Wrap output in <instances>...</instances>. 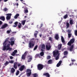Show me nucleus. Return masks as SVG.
I'll return each instance as SVG.
<instances>
[{
  "mask_svg": "<svg viewBox=\"0 0 77 77\" xmlns=\"http://www.w3.org/2000/svg\"><path fill=\"white\" fill-rule=\"evenodd\" d=\"M35 38H33L31 39L30 41L29 44V47L30 48H32L34 47L35 44Z\"/></svg>",
  "mask_w": 77,
  "mask_h": 77,
  "instance_id": "f257e3e1",
  "label": "nucleus"
},
{
  "mask_svg": "<svg viewBox=\"0 0 77 77\" xmlns=\"http://www.w3.org/2000/svg\"><path fill=\"white\" fill-rule=\"evenodd\" d=\"M44 67H45V65H44L41 64H38L37 65V69L40 71Z\"/></svg>",
  "mask_w": 77,
  "mask_h": 77,
  "instance_id": "f03ea898",
  "label": "nucleus"
},
{
  "mask_svg": "<svg viewBox=\"0 0 77 77\" xmlns=\"http://www.w3.org/2000/svg\"><path fill=\"white\" fill-rule=\"evenodd\" d=\"M26 72H28L26 73L27 77H30L32 74V70L29 69H27L26 71Z\"/></svg>",
  "mask_w": 77,
  "mask_h": 77,
  "instance_id": "7ed1b4c3",
  "label": "nucleus"
},
{
  "mask_svg": "<svg viewBox=\"0 0 77 77\" xmlns=\"http://www.w3.org/2000/svg\"><path fill=\"white\" fill-rule=\"evenodd\" d=\"M74 41H75L74 39L72 38L71 39L69 42L68 43L67 45H69V46H71V44H73V43L74 42Z\"/></svg>",
  "mask_w": 77,
  "mask_h": 77,
  "instance_id": "20e7f679",
  "label": "nucleus"
},
{
  "mask_svg": "<svg viewBox=\"0 0 77 77\" xmlns=\"http://www.w3.org/2000/svg\"><path fill=\"white\" fill-rule=\"evenodd\" d=\"M59 51H53V54L54 57H56V56H57L59 54H60V53H59Z\"/></svg>",
  "mask_w": 77,
  "mask_h": 77,
  "instance_id": "39448f33",
  "label": "nucleus"
},
{
  "mask_svg": "<svg viewBox=\"0 0 77 77\" xmlns=\"http://www.w3.org/2000/svg\"><path fill=\"white\" fill-rule=\"evenodd\" d=\"M7 16L6 17V18L7 20H9L10 19H11V16L12 15V14H7Z\"/></svg>",
  "mask_w": 77,
  "mask_h": 77,
  "instance_id": "423d86ee",
  "label": "nucleus"
},
{
  "mask_svg": "<svg viewBox=\"0 0 77 77\" xmlns=\"http://www.w3.org/2000/svg\"><path fill=\"white\" fill-rule=\"evenodd\" d=\"M28 53V52L26 51L25 52L24 54H23L22 57V59H23V60H24L25 59H26V54H27V53Z\"/></svg>",
  "mask_w": 77,
  "mask_h": 77,
  "instance_id": "0eeeda50",
  "label": "nucleus"
},
{
  "mask_svg": "<svg viewBox=\"0 0 77 77\" xmlns=\"http://www.w3.org/2000/svg\"><path fill=\"white\" fill-rule=\"evenodd\" d=\"M45 45L43 44L41 45V51H44V50H45Z\"/></svg>",
  "mask_w": 77,
  "mask_h": 77,
  "instance_id": "6e6552de",
  "label": "nucleus"
},
{
  "mask_svg": "<svg viewBox=\"0 0 77 77\" xmlns=\"http://www.w3.org/2000/svg\"><path fill=\"white\" fill-rule=\"evenodd\" d=\"M10 44H8L7 45V48L6 49V50H9V51H12V48H10Z\"/></svg>",
  "mask_w": 77,
  "mask_h": 77,
  "instance_id": "1a4fd4ad",
  "label": "nucleus"
},
{
  "mask_svg": "<svg viewBox=\"0 0 77 77\" xmlns=\"http://www.w3.org/2000/svg\"><path fill=\"white\" fill-rule=\"evenodd\" d=\"M25 68V66L24 65H22L20 68V71H23Z\"/></svg>",
  "mask_w": 77,
  "mask_h": 77,
  "instance_id": "9d476101",
  "label": "nucleus"
},
{
  "mask_svg": "<svg viewBox=\"0 0 77 77\" xmlns=\"http://www.w3.org/2000/svg\"><path fill=\"white\" fill-rule=\"evenodd\" d=\"M46 49L47 50H50V49H51V45H46Z\"/></svg>",
  "mask_w": 77,
  "mask_h": 77,
  "instance_id": "9b49d317",
  "label": "nucleus"
},
{
  "mask_svg": "<svg viewBox=\"0 0 77 77\" xmlns=\"http://www.w3.org/2000/svg\"><path fill=\"white\" fill-rule=\"evenodd\" d=\"M43 75L45 76H46V77H50V75L48 72H45L43 74Z\"/></svg>",
  "mask_w": 77,
  "mask_h": 77,
  "instance_id": "f8f14e48",
  "label": "nucleus"
},
{
  "mask_svg": "<svg viewBox=\"0 0 77 77\" xmlns=\"http://www.w3.org/2000/svg\"><path fill=\"white\" fill-rule=\"evenodd\" d=\"M8 24L5 23L4 25L2 26L1 27V29H5L6 27H8Z\"/></svg>",
  "mask_w": 77,
  "mask_h": 77,
  "instance_id": "ddd939ff",
  "label": "nucleus"
},
{
  "mask_svg": "<svg viewBox=\"0 0 77 77\" xmlns=\"http://www.w3.org/2000/svg\"><path fill=\"white\" fill-rule=\"evenodd\" d=\"M17 53V50H14V51L11 54L12 56H14Z\"/></svg>",
  "mask_w": 77,
  "mask_h": 77,
  "instance_id": "4468645a",
  "label": "nucleus"
},
{
  "mask_svg": "<svg viewBox=\"0 0 77 77\" xmlns=\"http://www.w3.org/2000/svg\"><path fill=\"white\" fill-rule=\"evenodd\" d=\"M15 71V69L14 68H12L11 69V73H12V74H14Z\"/></svg>",
  "mask_w": 77,
  "mask_h": 77,
  "instance_id": "2eb2a0df",
  "label": "nucleus"
},
{
  "mask_svg": "<svg viewBox=\"0 0 77 77\" xmlns=\"http://www.w3.org/2000/svg\"><path fill=\"white\" fill-rule=\"evenodd\" d=\"M61 40L62 42L63 43V44H65V39H64V38L62 36H61Z\"/></svg>",
  "mask_w": 77,
  "mask_h": 77,
  "instance_id": "dca6fc26",
  "label": "nucleus"
},
{
  "mask_svg": "<svg viewBox=\"0 0 77 77\" xmlns=\"http://www.w3.org/2000/svg\"><path fill=\"white\" fill-rule=\"evenodd\" d=\"M17 62H15L14 63L13 66L15 69H17Z\"/></svg>",
  "mask_w": 77,
  "mask_h": 77,
  "instance_id": "f3484780",
  "label": "nucleus"
},
{
  "mask_svg": "<svg viewBox=\"0 0 77 77\" xmlns=\"http://www.w3.org/2000/svg\"><path fill=\"white\" fill-rule=\"evenodd\" d=\"M62 61H60L58 63L57 65V67H59L60 66V65L62 64Z\"/></svg>",
  "mask_w": 77,
  "mask_h": 77,
  "instance_id": "a211bd4d",
  "label": "nucleus"
},
{
  "mask_svg": "<svg viewBox=\"0 0 77 77\" xmlns=\"http://www.w3.org/2000/svg\"><path fill=\"white\" fill-rule=\"evenodd\" d=\"M9 42V43H10V44L11 46H12V45H14V44L15 43V41H11V42L9 41H8Z\"/></svg>",
  "mask_w": 77,
  "mask_h": 77,
  "instance_id": "6ab92c4d",
  "label": "nucleus"
},
{
  "mask_svg": "<svg viewBox=\"0 0 77 77\" xmlns=\"http://www.w3.org/2000/svg\"><path fill=\"white\" fill-rule=\"evenodd\" d=\"M52 63H53V60H50L48 62V64H52Z\"/></svg>",
  "mask_w": 77,
  "mask_h": 77,
  "instance_id": "aec40b11",
  "label": "nucleus"
},
{
  "mask_svg": "<svg viewBox=\"0 0 77 77\" xmlns=\"http://www.w3.org/2000/svg\"><path fill=\"white\" fill-rule=\"evenodd\" d=\"M9 41V40H8V39H7L5 40V42L3 43V45L4 46H6V42H8Z\"/></svg>",
  "mask_w": 77,
  "mask_h": 77,
  "instance_id": "412c9836",
  "label": "nucleus"
},
{
  "mask_svg": "<svg viewBox=\"0 0 77 77\" xmlns=\"http://www.w3.org/2000/svg\"><path fill=\"white\" fill-rule=\"evenodd\" d=\"M35 32L36 33H34V36L35 38H36V37H37V35H38V31H35Z\"/></svg>",
  "mask_w": 77,
  "mask_h": 77,
  "instance_id": "4be33fe9",
  "label": "nucleus"
},
{
  "mask_svg": "<svg viewBox=\"0 0 77 77\" xmlns=\"http://www.w3.org/2000/svg\"><path fill=\"white\" fill-rule=\"evenodd\" d=\"M59 35L56 34L55 36V38L56 40H58L59 39Z\"/></svg>",
  "mask_w": 77,
  "mask_h": 77,
  "instance_id": "5701e85b",
  "label": "nucleus"
},
{
  "mask_svg": "<svg viewBox=\"0 0 77 77\" xmlns=\"http://www.w3.org/2000/svg\"><path fill=\"white\" fill-rule=\"evenodd\" d=\"M24 9H25L24 10L25 13H28V10H27V7L24 8Z\"/></svg>",
  "mask_w": 77,
  "mask_h": 77,
  "instance_id": "b1692460",
  "label": "nucleus"
},
{
  "mask_svg": "<svg viewBox=\"0 0 77 77\" xmlns=\"http://www.w3.org/2000/svg\"><path fill=\"white\" fill-rule=\"evenodd\" d=\"M0 20H2V21H5V18L4 16H1L0 17Z\"/></svg>",
  "mask_w": 77,
  "mask_h": 77,
  "instance_id": "393cba45",
  "label": "nucleus"
},
{
  "mask_svg": "<svg viewBox=\"0 0 77 77\" xmlns=\"http://www.w3.org/2000/svg\"><path fill=\"white\" fill-rule=\"evenodd\" d=\"M18 22H16L14 23V24L15 25H13V27H16L17 26V25L18 24Z\"/></svg>",
  "mask_w": 77,
  "mask_h": 77,
  "instance_id": "a878e982",
  "label": "nucleus"
},
{
  "mask_svg": "<svg viewBox=\"0 0 77 77\" xmlns=\"http://www.w3.org/2000/svg\"><path fill=\"white\" fill-rule=\"evenodd\" d=\"M19 16H20V14H16L14 17V19H17Z\"/></svg>",
  "mask_w": 77,
  "mask_h": 77,
  "instance_id": "bb28decb",
  "label": "nucleus"
},
{
  "mask_svg": "<svg viewBox=\"0 0 77 77\" xmlns=\"http://www.w3.org/2000/svg\"><path fill=\"white\" fill-rule=\"evenodd\" d=\"M73 48H74V46L73 45H72V46L70 48L69 50L71 51H72Z\"/></svg>",
  "mask_w": 77,
  "mask_h": 77,
  "instance_id": "cd10ccee",
  "label": "nucleus"
},
{
  "mask_svg": "<svg viewBox=\"0 0 77 77\" xmlns=\"http://www.w3.org/2000/svg\"><path fill=\"white\" fill-rule=\"evenodd\" d=\"M68 54V51H64V56H66V55H67Z\"/></svg>",
  "mask_w": 77,
  "mask_h": 77,
  "instance_id": "c85d7f7f",
  "label": "nucleus"
},
{
  "mask_svg": "<svg viewBox=\"0 0 77 77\" xmlns=\"http://www.w3.org/2000/svg\"><path fill=\"white\" fill-rule=\"evenodd\" d=\"M61 48H62V44L59 45L58 46V48L59 50H60L61 49Z\"/></svg>",
  "mask_w": 77,
  "mask_h": 77,
  "instance_id": "c756f323",
  "label": "nucleus"
},
{
  "mask_svg": "<svg viewBox=\"0 0 77 77\" xmlns=\"http://www.w3.org/2000/svg\"><path fill=\"white\" fill-rule=\"evenodd\" d=\"M26 20H23L22 21V25H23V26H24V24H25V23H26Z\"/></svg>",
  "mask_w": 77,
  "mask_h": 77,
  "instance_id": "7c9ffc66",
  "label": "nucleus"
},
{
  "mask_svg": "<svg viewBox=\"0 0 77 77\" xmlns=\"http://www.w3.org/2000/svg\"><path fill=\"white\" fill-rule=\"evenodd\" d=\"M40 55L41 56H43L44 55V52L42 51L40 53Z\"/></svg>",
  "mask_w": 77,
  "mask_h": 77,
  "instance_id": "2f4dec72",
  "label": "nucleus"
},
{
  "mask_svg": "<svg viewBox=\"0 0 77 77\" xmlns=\"http://www.w3.org/2000/svg\"><path fill=\"white\" fill-rule=\"evenodd\" d=\"M32 59V57H30L28 59V60H27L28 62H30L31 61Z\"/></svg>",
  "mask_w": 77,
  "mask_h": 77,
  "instance_id": "473e14b6",
  "label": "nucleus"
},
{
  "mask_svg": "<svg viewBox=\"0 0 77 77\" xmlns=\"http://www.w3.org/2000/svg\"><path fill=\"white\" fill-rule=\"evenodd\" d=\"M71 36H72V34L70 33L68 34V37L69 38H70L71 37Z\"/></svg>",
  "mask_w": 77,
  "mask_h": 77,
  "instance_id": "72a5a7b5",
  "label": "nucleus"
},
{
  "mask_svg": "<svg viewBox=\"0 0 77 77\" xmlns=\"http://www.w3.org/2000/svg\"><path fill=\"white\" fill-rule=\"evenodd\" d=\"M9 63V62L6 61L5 63V66H7V65H8Z\"/></svg>",
  "mask_w": 77,
  "mask_h": 77,
  "instance_id": "f704fd0d",
  "label": "nucleus"
},
{
  "mask_svg": "<svg viewBox=\"0 0 77 77\" xmlns=\"http://www.w3.org/2000/svg\"><path fill=\"white\" fill-rule=\"evenodd\" d=\"M69 23L71 25L73 24V20H70L69 21Z\"/></svg>",
  "mask_w": 77,
  "mask_h": 77,
  "instance_id": "c9c22d12",
  "label": "nucleus"
},
{
  "mask_svg": "<svg viewBox=\"0 0 77 77\" xmlns=\"http://www.w3.org/2000/svg\"><path fill=\"white\" fill-rule=\"evenodd\" d=\"M59 55H60V54H59L57 56V57H56L55 58V59L56 60H58L59 59Z\"/></svg>",
  "mask_w": 77,
  "mask_h": 77,
  "instance_id": "e433bc0d",
  "label": "nucleus"
},
{
  "mask_svg": "<svg viewBox=\"0 0 77 77\" xmlns=\"http://www.w3.org/2000/svg\"><path fill=\"white\" fill-rule=\"evenodd\" d=\"M7 48V47L6 46H4L3 47V50L4 51H5V50H6V49H7V48Z\"/></svg>",
  "mask_w": 77,
  "mask_h": 77,
  "instance_id": "4c0bfd02",
  "label": "nucleus"
},
{
  "mask_svg": "<svg viewBox=\"0 0 77 77\" xmlns=\"http://www.w3.org/2000/svg\"><path fill=\"white\" fill-rule=\"evenodd\" d=\"M66 26H67V28H68V27H69V24L68 23V22H67L66 23Z\"/></svg>",
  "mask_w": 77,
  "mask_h": 77,
  "instance_id": "58836bf2",
  "label": "nucleus"
},
{
  "mask_svg": "<svg viewBox=\"0 0 77 77\" xmlns=\"http://www.w3.org/2000/svg\"><path fill=\"white\" fill-rule=\"evenodd\" d=\"M67 17H68V14H66L63 17V18H64V19H66V18Z\"/></svg>",
  "mask_w": 77,
  "mask_h": 77,
  "instance_id": "ea45409f",
  "label": "nucleus"
},
{
  "mask_svg": "<svg viewBox=\"0 0 77 77\" xmlns=\"http://www.w3.org/2000/svg\"><path fill=\"white\" fill-rule=\"evenodd\" d=\"M37 48H38V45H36L34 48V50H36L37 49Z\"/></svg>",
  "mask_w": 77,
  "mask_h": 77,
  "instance_id": "a19ab883",
  "label": "nucleus"
},
{
  "mask_svg": "<svg viewBox=\"0 0 77 77\" xmlns=\"http://www.w3.org/2000/svg\"><path fill=\"white\" fill-rule=\"evenodd\" d=\"M75 36H77V30L75 31Z\"/></svg>",
  "mask_w": 77,
  "mask_h": 77,
  "instance_id": "79ce46f5",
  "label": "nucleus"
},
{
  "mask_svg": "<svg viewBox=\"0 0 77 77\" xmlns=\"http://www.w3.org/2000/svg\"><path fill=\"white\" fill-rule=\"evenodd\" d=\"M14 62L12 60L9 61V63H13Z\"/></svg>",
  "mask_w": 77,
  "mask_h": 77,
  "instance_id": "37998d69",
  "label": "nucleus"
},
{
  "mask_svg": "<svg viewBox=\"0 0 77 77\" xmlns=\"http://www.w3.org/2000/svg\"><path fill=\"white\" fill-rule=\"evenodd\" d=\"M50 58H51V57L50 56L48 55L47 57V59H48H48H50Z\"/></svg>",
  "mask_w": 77,
  "mask_h": 77,
  "instance_id": "c03bdc74",
  "label": "nucleus"
},
{
  "mask_svg": "<svg viewBox=\"0 0 77 77\" xmlns=\"http://www.w3.org/2000/svg\"><path fill=\"white\" fill-rule=\"evenodd\" d=\"M19 74V71L18 70L16 72V75H18Z\"/></svg>",
  "mask_w": 77,
  "mask_h": 77,
  "instance_id": "a18cd8bd",
  "label": "nucleus"
},
{
  "mask_svg": "<svg viewBox=\"0 0 77 77\" xmlns=\"http://www.w3.org/2000/svg\"><path fill=\"white\" fill-rule=\"evenodd\" d=\"M67 32H68V33H71V30H70L69 29H68L67 30Z\"/></svg>",
  "mask_w": 77,
  "mask_h": 77,
  "instance_id": "49530a36",
  "label": "nucleus"
},
{
  "mask_svg": "<svg viewBox=\"0 0 77 77\" xmlns=\"http://www.w3.org/2000/svg\"><path fill=\"white\" fill-rule=\"evenodd\" d=\"M49 40L50 41H52V38L51 37H50L49 38Z\"/></svg>",
  "mask_w": 77,
  "mask_h": 77,
  "instance_id": "de8ad7c7",
  "label": "nucleus"
},
{
  "mask_svg": "<svg viewBox=\"0 0 77 77\" xmlns=\"http://www.w3.org/2000/svg\"><path fill=\"white\" fill-rule=\"evenodd\" d=\"M39 54H36V55H35V57H38L39 56Z\"/></svg>",
  "mask_w": 77,
  "mask_h": 77,
  "instance_id": "09e8293b",
  "label": "nucleus"
},
{
  "mask_svg": "<svg viewBox=\"0 0 77 77\" xmlns=\"http://www.w3.org/2000/svg\"><path fill=\"white\" fill-rule=\"evenodd\" d=\"M7 33L8 34H9V33H11V31L10 30H7Z\"/></svg>",
  "mask_w": 77,
  "mask_h": 77,
  "instance_id": "8fccbe9b",
  "label": "nucleus"
},
{
  "mask_svg": "<svg viewBox=\"0 0 77 77\" xmlns=\"http://www.w3.org/2000/svg\"><path fill=\"white\" fill-rule=\"evenodd\" d=\"M4 10L5 12H6V11H8V8H5L4 9Z\"/></svg>",
  "mask_w": 77,
  "mask_h": 77,
  "instance_id": "3c124183",
  "label": "nucleus"
},
{
  "mask_svg": "<svg viewBox=\"0 0 77 77\" xmlns=\"http://www.w3.org/2000/svg\"><path fill=\"white\" fill-rule=\"evenodd\" d=\"M11 41H13V40H14V38L12 37L10 39Z\"/></svg>",
  "mask_w": 77,
  "mask_h": 77,
  "instance_id": "603ef678",
  "label": "nucleus"
},
{
  "mask_svg": "<svg viewBox=\"0 0 77 77\" xmlns=\"http://www.w3.org/2000/svg\"><path fill=\"white\" fill-rule=\"evenodd\" d=\"M24 28H28V25H26L24 26Z\"/></svg>",
  "mask_w": 77,
  "mask_h": 77,
  "instance_id": "864d4df0",
  "label": "nucleus"
},
{
  "mask_svg": "<svg viewBox=\"0 0 77 77\" xmlns=\"http://www.w3.org/2000/svg\"><path fill=\"white\" fill-rule=\"evenodd\" d=\"M71 61H72V62H75V60L74 59H72Z\"/></svg>",
  "mask_w": 77,
  "mask_h": 77,
  "instance_id": "5fc2aeb1",
  "label": "nucleus"
},
{
  "mask_svg": "<svg viewBox=\"0 0 77 77\" xmlns=\"http://www.w3.org/2000/svg\"><path fill=\"white\" fill-rule=\"evenodd\" d=\"M12 23H13V22L12 21H10L9 22V23H10V24H12Z\"/></svg>",
  "mask_w": 77,
  "mask_h": 77,
  "instance_id": "6e6d98bb",
  "label": "nucleus"
},
{
  "mask_svg": "<svg viewBox=\"0 0 77 77\" xmlns=\"http://www.w3.org/2000/svg\"><path fill=\"white\" fill-rule=\"evenodd\" d=\"M10 59H13V57L12 56H10Z\"/></svg>",
  "mask_w": 77,
  "mask_h": 77,
  "instance_id": "4d7b16f0",
  "label": "nucleus"
},
{
  "mask_svg": "<svg viewBox=\"0 0 77 77\" xmlns=\"http://www.w3.org/2000/svg\"><path fill=\"white\" fill-rule=\"evenodd\" d=\"M8 1V0H4V2H7Z\"/></svg>",
  "mask_w": 77,
  "mask_h": 77,
  "instance_id": "13d9d810",
  "label": "nucleus"
},
{
  "mask_svg": "<svg viewBox=\"0 0 77 77\" xmlns=\"http://www.w3.org/2000/svg\"><path fill=\"white\" fill-rule=\"evenodd\" d=\"M1 24H2V21H0V26Z\"/></svg>",
  "mask_w": 77,
  "mask_h": 77,
  "instance_id": "bf43d9fd",
  "label": "nucleus"
},
{
  "mask_svg": "<svg viewBox=\"0 0 77 77\" xmlns=\"http://www.w3.org/2000/svg\"><path fill=\"white\" fill-rule=\"evenodd\" d=\"M28 57H30H30H32V56H30V55H29V56H28Z\"/></svg>",
  "mask_w": 77,
  "mask_h": 77,
  "instance_id": "052dcab7",
  "label": "nucleus"
},
{
  "mask_svg": "<svg viewBox=\"0 0 77 77\" xmlns=\"http://www.w3.org/2000/svg\"><path fill=\"white\" fill-rule=\"evenodd\" d=\"M23 4H24V5H26V6H28V5L26 4V3H24Z\"/></svg>",
  "mask_w": 77,
  "mask_h": 77,
  "instance_id": "680f3d73",
  "label": "nucleus"
},
{
  "mask_svg": "<svg viewBox=\"0 0 77 77\" xmlns=\"http://www.w3.org/2000/svg\"><path fill=\"white\" fill-rule=\"evenodd\" d=\"M65 57H66V56H64L63 57V59H64V58H65Z\"/></svg>",
  "mask_w": 77,
  "mask_h": 77,
  "instance_id": "e2e57ef3",
  "label": "nucleus"
},
{
  "mask_svg": "<svg viewBox=\"0 0 77 77\" xmlns=\"http://www.w3.org/2000/svg\"><path fill=\"white\" fill-rule=\"evenodd\" d=\"M12 33H13V34H15V33H16V32H13Z\"/></svg>",
  "mask_w": 77,
  "mask_h": 77,
  "instance_id": "0e129e2a",
  "label": "nucleus"
},
{
  "mask_svg": "<svg viewBox=\"0 0 77 77\" xmlns=\"http://www.w3.org/2000/svg\"><path fill=\"white\" fill-rule=\"evenodd\" d=\"M43 26V25L42 24H41V26H40V27H42V26Z\"/></svg>",
  "mask_w": 77,
  "mask_h": 77,
  "instance_id": "69168bd1",
  "label": "nucleus"
},
{
  "mask_svg": "<svg viewBox=\"0 0 77 77\" xmlns=\"http://www.w3.org/2000/svg\"><path fill=\"white\" fill-rule=\"evenodd\" d=\"M20 27H21V24L20 23Z\"/></svg>",
  "mask_w": 77,
  "mask_h": 77,
  "instance_id": "338daca9",
  "label": "nucleus"
},
{
  "mask_svg": "<svg viewBox=\"0 0 77 77\" xmlns=\"http://www.w3.org/2000/svg\"><path fill=\"white\" fill-rule=\"evenodd\" d=\"M18 67L20 66V63H19L18 65Z\"/></svg>",
  "mask_w": 77,
  "mask_h": 77,
  "instance_id": "774afa93",
  "label": "nucleus"
}]
</instances>
